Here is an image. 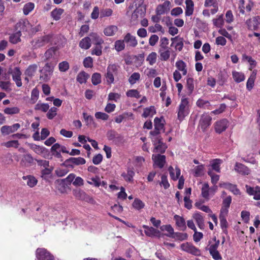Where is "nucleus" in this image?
Returning <instances> with one entry per match:
<instances>
[{
	"instance_id": "4d7b16f0",
	"label": "nucleus",
	"mask_w": 260,
	"mask_h": 260,
	"mask_svg": "<svg viewBox=\"0 0 260 260\" xmlns=\"http://www.w3.org/2000/svg\"><path fill=\"white\" fill-rule=\"evenodd\" d=\"M126 96L130 98L139 99L141 97L139 92L137 89L128 90L126 93Z\"/></svg>"
},
{
	"instance_id": "7c9ffc66",
	"label": "nucleus",
	"mask_w": 260,
	"mask_h": 260,
	"mask_svg": "<svg viewBox=\"0 0 260 260\" xmlns=\"http://www.w3.org/2000/svg\"><path fill=\"white\" fill-rule=\"evenodd\" d=\"M158 52L160 55V58L161 60L167 61L170 56V50L169 48L159 49Z\"/></svg>"
},
{
	"instance_id": "4468645a",
	"label": "nucleus",
	"mask_w": 260,
	"mask_h": 260,
	"mask_svg": "<svg viewBox=\"0 0 260 260\" xmlns=\"http://www.w3.org/2000/svg\"><path fill=\"white\" fill-rule=\"evenodd\" d=\"M143 228L145 229L144 233L147 236L150 237H159L160 232L159 230L146 225H143Z\"/></svg>"
},
{
	"instance_id": "69168bd1",
	"label": "nucleus",
	"mask_w": 260,
	"mask_h": 260,
	"mask_svg": "<svg viewBox=\"0 0 260 260\" xmlns=\"http://www.w3.org/2000/svg\"><path fill=\"white\" fill-rule=\"evenodd\" d=\"M4 112L7 114H15L19 112V109L18 107H8L4 109Z\"/></svg>"
},
{
	"instance_id": "8fccbe9b",
	"label": "nucleus",
	"mask_w": 260,
	"mask_h": 260,
	"mask_svg": "<svg viewBox=\"0 0 260 260\" xmlns=\"http://www.w3.org/2000/svg\"><path fill=\"white\" fill-rule=\"evenodd\" d=\"M35 7V4L33 3L29 2L25 4L23 8V12L25 15H27L32 11Z\"/></svg>"
},
{
	"instance_id": "393cba45",
	"label": "nucleus",
	"mask_w": 260,
	"mask_h": 260,
	"mask_svg": "<svg viewBox=\"0 0 260 260\" xmlns=\"http://www.w3.org/2000/svg\"><path fill=\"white\" fill-rule=\"evenodd\" d=\"M171 41L173 42L172 45H174L175 48L176 50L181 51L183 47V40L182 38L176 37L171 38Z\"/></svg>"
},
{
	"instance_id": "39448f33",
	"label": "nucleus",
	"mask_w": 260,
	"mask_h": 260,
	"mask_svg": "<svg viewBox=\"0 0 260 260\" xmlns=\"http://www.w3.org/2000/svg\"><path fill=\"white\" fill-rule=\"evenodd\" d=\"M180 248L182 250L195 256H200L201 254L200 250L191 243L186 242L181 244Z\"/></svg>"
},
{
	"instance_id": "72a5a7b5",
	"label": "nucleus",
	"mask_w": 260,
	"mask_h": 260,
	"mask_svg": "<svg viewBox=\"0 0 260 260\" xmlns=\"http://www.w3.org/2000/svg\"><path fill=\"white\" fill-rule=\"evenodd\" d=\"M79 46L82 49L87 50L91 46V39L89 37H86L82 39L80 43Z\"/></svg>"
},
{
	"instance_id": "4be33fe9",
	"label": "nucleus",
	"mask_w": 260,
	"mask_h": 260,
	"mask_svg": "<svg viewBox=\"0 0 260 260\" xmlns=\"http://www.w3.org/2000/svg\"><path fill=\"white\" fill-rule=\"evenodd\" d=\"M235 169L241 175H248L250 173L249 169L243 164H236Z\"/></svg>"
},
{
	"instance_id": "e2e57ef3",
	"label": "nucleus",
	"mask_w": 260,
	"mask_h": 260,
	"mask_svg": "<svg viewBox=\"0 0 260 260\" xmlns=\"http://www.w3.org/2000/svg\"><path fill=\"white\" fill-rule=\"evenodd\" d=\"M161 131L155 129L154 128V129L153 131H152L150 132V134L151 135V140L153 141H154L155 139H161V138L159 134L161 133Z\"/></svg>"
},
{
	"instance_id": "5fc2aeb1",
	"label": "nucleus",
	"mask_w": 260,
	"mask_h": 260,
	"mask_svg": "<svg viewBox=\"0 0 260 260\" xmlns=\"http://www.w3.org/2000/svg\"><path fill=\"white\" fill-rule=\"evenodd\" d=\"M172 238H174L177 240L183 241L188 238V235L187 233H182L179 232L174 233Z\"/></svg>"
},
{
	"instance_id": "774afa93",
	"label": "nucleus",
	"mask_w": 260,
	"mask_h": 260,
	"mask_svg": "<svg viewBox=\"0 0 260 260\" xmlns=\"http://www.w3.org/2000/svg\"><path fill=\"white\" fill-rule=\"evenodd\" d=\"M69 63L66 61H62L58 64L59 70L62 72L67 71L69 70Z\"/></svg>"
},
{
	"instance_id": "603ef678",
	"label": "nucleus",
	"mask_w": 260,
	"mask_h": 260,
	"mask_svg": "<svg viewBox=\"0 0 260 260\" xmlns=\"http://www.w3.org/2000/svg\"><path fill=\"white\" fill-rule=\"evenodd\" d=\"M186 88L188 90V93L190 94L193 92L194 86V80L192 78H188L186 80Z\"/></svg>"
},
{
	"instance_id": "13d9d810",
	"label": "nucleus",
	"mask_w": 260,
	"mask_h": 260,
	"mask_svg": "<svg viewBox=\"0 0 260 260\" xmlns=\"http://www.w3.org/2000/svg\"><path fill=\"white\" fill-rule=\"evenodd\" d=\"M209 186L207 183H205L202 187V196L203 198L207 199L209 197Z\"/></svg>"
},
{
	"instance_id": "20e7f679",
	"label": "nucleus",
	"mask_w": 260,
	"mask_h": 260,
	"mask_svg": "<svg viewBox=\"0 0 260 260\" xmlns=\"http://www.w3.org/2000/svg\"><path fill=\"white\" fill-rule=\"evenodd\" d=\"M213 240L215 242V243L210 245L208 248V250L214 260H221L222 256L219 252L217 250L220 241L219 240H217L215 237L213 238Z\"/></svg>"
},
{
	"instance_id": "f3484780",
	"label": "nucleus",
	"mask_w": 260,
	"mask_h": 260,
	"mask_svg": "<svg viewBox=\"0 0 260 260\" xmlns=\"http://www.w3.org/2000/svg\"><path fill=\"white\" fill-rule=\"evenodd\" d=\"M55 183L56 188L60 193H67V190L69 186L67 183H66V180L58 179L55 181Z\"/></svg>"
},
{
	"instance_id": "1a4fd4ad",
	"label": "nucleus",
	"mask_w": 260,
	"mask_h": 260,
	"mask_svg": "<svg viewBox=\"0 0 260 260\" xmlns=\"http://www.w3.org/2000/svg\"><path fill=\"white\" fill-rule=\"evenodd\" d=\"M219 186L226 189L232 192L235 195H240L241 192L238 188L237 185L233 184L229 182H220Z\"/></svg>"
},
{
	"instance_id": "cd10ccee",
	"label": "nucleus",
	"mask_w": 260,
	"mask_h": 260,
	"mask_svg": "<svg viewBox=\"0 0 260 260\" xmlns=\"http://www.w3.org/2000/svg\"><path fill=\"white\" fill-rule=\"evenodd\" d=\"M91 41H92L95 45H101L104 43L102 38L96 32H91L90 34Z\"/></svg>"
},
{
	"instance_id": "79ce46f5",
	"label": "nucleus",
	"mask_w": 260,
	"mask_h": 260,
	"mask_svg": "<svg viewBox=\"0 0 260 260\" xmlns=\"http://www.w3.org/2000/svg\"><path fill=\"white\" fill-rule=\"evenodd\" d=\"M144 16L145 12L143 10L142 8H138L133 13L132 15V19L135 20L139 17L142 18Z\"/></svg>"
},
{
	"instance_id": "0eeeda50",
	"label": "nucleus",
	"mask_w": 260,
	"mask_h": 260,
	"mask_svg": "<svg viewBox=\"0 0 260 260\" xmlns=\"http://www.w3.org/2000/svg\"><path fill=\"white\" fill-rule=\"evenodd\" d=\"M246 24L249 29L256 30L260 28V17L258 16L248 19Z\"/></svg>"
},
{
	"instance_id": "09e8293b",
	"label": "nucleus",
	"mask_w": 260,
	"mask_h": 260,
	"mask_svg": "<svg viewBox=\"0 0 260 260\" xmlns=\"http://www.w3.org/2000/svg\"><path fill=\"white\" fill-rule=\"evenodd\" d=\"M89 77L88 75L84 72H81L78 74L77 77V81L80 84L84 83L86 82Z\"/></svg>"
},
{
	"instance_id": "680f3d73",
	"label": "nucleus",
	"mask_w": 260,
	"mask_h": 260,
	"mask_svg": "<svg viewBox=\"0 0 260 260\" xmlns=\"http://www.w3.org/2000/svg\"><path fill=\"white\" fill-rule=\"evenodd\" d=\"M140 78V75L139 73L135 72L132 74L128 79V81L131 84H134Z\"/></svg>"
},
{
	"instance_id": "5701e85b",
	"label": "nucleus",
	"mask_w": 260,
	"mask_h": 260,
	"mask_svg": "<svg viewBox=\"0 0 260 260\" xmlns=\"http://www.w3.org/2000/svg\"><path fill=\"white\" fill-rule=\"evenodd\" d=\"M226 215H225L224 213H220L219 216V220H220V227H221L223 232L226 234L228 233L227 228L228 226V223L226 219Z\"/></svg>"
},
{
	"instance_id": "ea45409f",
	"label": "nucleus",
	"mask_w": 260,
	"mask_h": 260,
	"mask_svg": "<svg viewBox=\"0 0 260 260\" xmlns=\"http://www.w3.org/2000/svg\"><path fill=\"white\" fill-rule=\"evenodd\" d=\"M37 69L38 66L36 64H31L25 70V74L27 76L32 77L34 76Z\"/></svg>"
},
{
	"instance_id": "58836bf2",
	"label": "nucleus",
	"mask_w": 260,
	"mask_h": 260,
	"mask_svg": "<svg viewBox=\"0 0 260 260\" xmlns=\"http://www.w3.org/2000/svg\"><path fill=\"white\" fill-rule=\"evenodd\" d=\"M232 76L234 80L237 83H240L245 79V76L243 73L237 71L232 72Z\"/></svg>"
},
{
	"instance_id": "9d476101",
	"label": "nucleus",
	"mask_w": 260,
	"mask_h": 260,
	"mask_svg": "<svg viewBox=\"0 0 260 260\" xmlns=\"http://www.w3.org/2000/svg\"><path fill=\"white\" fill-rule=\"evenodd\" d=\"M45 168L41 172V177L47 181H49L52 178V172L53 169V167H49V164H43Z\"/></svg>"
},
{
	"instance_id": "f704fd0d",
	"label": "nucleus",
	"mask_w": 260,
	"mask_h": 260,
	"mask_svg": "<svg viewBox=\"0 0 260 260\" xmlns=\"http://www.w3.org/2000/svg\"><path fill=\"white\" fill-rule=\"evenodd\" d=\"M64 10L61 8H55L51 13V16L54 20H58L61 18Z\"/></svg>"
},
{
	"instance_id": "f03ea898",
	"label": "nucleus",
	"mask_w": 260,
	"mask_h": 260,
	"mask_svg": "<svg viewBox=\"0 0 260 260\" xmlns=\"http://www.w3.org/2000/svg\"><path fill=\"white\" fill-rule=\"evenodd\" d=\"M120 67L116 64H110L107 68V73L105 74L106 81L108 84L114 83V76L118 74Z\"/></svg>"
},
{
	"instance_id": "de8ad7c7",
	"label": "nucleus",
	"mask_w": 260,
	"mask_h": 260,
	"mask_svg": "<svg viewBox=\"0 0 260 260\" xmlns=\"http://www.w3.org/2000/svg\"><path fill=\"white\" fill-rule=\"evenodd\" d=\"M214 26L217 27L221 28L224 25V21L223 19V15H220L215 19L212 20Z\"/></svg>"
},
{
	"instance_id": "a878e982",
	"label": "nucleus",
	"mask_w": 260,
	"mask_h": 260,
	"mask_svg": "<svg viewBox=\"0 0 260 260\" xmlns=\"http://www.w3.org/2000/svg\"><path fill=\"white\" fill-rule=\"evenodd\" d=\"M256 70L253 71L247 81L246 88L249 91L251 90L253 87L254 81L256 78Z\"/></svg>"
},
{
	"instance_id": "2f4dec72",
	"label": "nucleus",
	"mask_w": 260,
	"mask_h": 260,
	"mask_svg": "<svg viewBox=\"0 0 260 260\" xmlns=\"http://www.w3.org/2000/svg\"><path fill=\"white\" fill-rule=\"evenodd\" d=\"M175 66L179 72L181 71L182 72L183 75L184 76L187 74L186 64L183 60H180L177 61L175 63Z\"/></svg>"
},
{
	"instance_id": "473e14b6",
	"label": "nucleus",
	"mask_w": 260,
	"mask_h": 260,
	"mask_svg": "<svg viewBox=\"0 0 260 260\" xmlns=\"http://www.w3.org/2000/svg\"><path fill=\"white\" fill-rule=\"evenodd\" d=\"M22 178L24 180H27V185L30 187H34L38 182L37 179L35 177L31 175L24 176Z\"/></svg>"
},
{
	"instance_id": "c03bdc74",
	"label": "nucleus",
	"mask_w": 260,
	"mask_h": 260,
	"mask_svg": "<svg viewBox=\"0 0 260 260\" xmlns=\"http://www.w3.org/2000/svg\"><path fill=\"white\" fill-rule=\"evenodd\" d=\"M196 104L200 108L210 109V103L208 101L200 99L197 101Z\"/></svg>"
},
{
	"instance_id": "052dcab7",
	"label": "nucleus",
	"mask_w": 260,
	"mask_h": 260,
	"mask_svg": "<svg viewBox=\"0 0 260 260\" xmlns=\"http://www.w3.org/2000/svg\"><path fill=\"white\" fill-rule=\"evenodd\" d=\"M152 159L154 162H166V156L160 154H153Z\"/></svg>"
},
{
	"instance_id": "b1692460",
	"label": "nucleus",
	"mask_w": 260,
	"mask_h": 260,
	"mask_svg": "<svg viewBox=\"0 0 260 260\" xmlns=\"http://www.w3.org/2000/svg\"><path fill=\"white\" fill-rule=\"evenodd\" d=\"M185 4V15L186 16H191L192 15L194 11V3L192 0H186Z\"/></svg>"
},
{
	"instance_id": "9b49d317",
	"label": "nucleus",
	"mask_w": 260,
	"mask_h": 260,
	"mask_svg": "<svg viewBox=\"0 0 260 260\" xmlns=\"http://www.w3.org/2000/svg\"><path fill=\"white\" fill-rule=\"evenodd\" d=\"M228 121L225 119L216 121L214 125L215 132L220 134L224 131L228 126Z\"/></svg>"
},
{
	"instance_id": "bf43d9fd",
	"label": "nucleus",
	"mask_w": 260,
	"mask_h": 260,
	"mask_svg": "<svg viewBox=\"0 0 260 260\" xmlns=\"http://www.w3.org/2000/svg\"><path fill=\"white\" fill-rule=\"evenodd\" d=\"M91 81L93 85H96L101 82V75L100 73H95L91 77Z\"/></svg>"
},
{
	"instance_id": "49530a36",
	"label": "nucleus",
	"mask_w": 260,
	"mask_h": 260,
	"mask_svg": "<svg viewBox=\"0 0 260 260\" xmlns=\"http://www.w3.org/2000/svg\"><path fill=\"white\" fill-rule=\"evenodd\" d=\"M61 167L57 168L55 170L56 174L59 177H62L66 175L69 172L68 169L67 168V166H64L65 164H62Z\"/></svg>"
},
{
	"instance_id": "0e129e2a",
	"label": "nucleus",
	"mask_w": 260,
	"mask_h": 260,
	"mask_svg": "<svg viewBox=\"0 0 260 260\" xmlns=\"http://www.w3.org/2000/svg\"><path fill=\"white\" fill-rule=\"evenodd\" d=\"M208 174L211 177V182L214 185H215L217 183L219 179V176L218 175L214 174L212 170L209 169L208 171Z\"/></svg>"
},
{
	"instance_id": "c85d7f7f",
	"label": "nucleus",
	"mask_w": 260,
	"mask_h": 260,
	"mask_svg": "<svg viewBox=\"0 0 260 260\" xmlns=\"http://www.w3.org/2000/svg\"><path fill=\"white\" fill-rule=\"evenodd\" d=\"M135 174V173L133 169L128 168L127 171V173H123L121 174V176L126 181L132 182L133 180V177Z\"/></svg>"
},
{
	"instance_id": "f257e3e1",
	"label": "nucleus",
	"mask_w": 260,
	"mask_h": 260,
	"mask_svg": "<svg viewBox=\"0 0 260 260\" xmlns=\"http://www.w3.org/2000/svg\"><path fill=\"white\" fill-rule=\"evenodd\" d=\"M190 112V105L188 98L182 97L177 109V118L182 121Z\"/></svg>"
},
{
	"instance_id": "864d4df0",
	"label": "nucleus",
	"mask_w": 260,
	"mask_h": 260,
	"mask_svg": "<svg viewBox=\"0 0 260 260\" xmlns=\"http://www.w3.org/2000/svg\"><path fill=\"white\" fill-rule=\"evenodd\" d=\"M157 54L155 52L150 53L146 58V61H148L150 65H153L156 61Z\"/></svg>"
},
{
	"instance_id": "c9c22d12",
	"label": "nucleus",
	"mask_w": 260,
	"mask_h": 260,
	"mask_svg": "<svg viewBox=\"0 0 260 260\" xmlns=\"http://www.w3.org/2000/svg\"><path fill=\"white\" fill-rule=\"evenodd\" d=\"M118 28L115 25H110L106 27L104 30V34L107 36H112L117 31Z\"/></svg>"
},
{
	"instance_id": "423d86ee",
	"label": "nucleus",
	"mask_w": 260,
	"mask_h": 260,
	"mask_svg": "<svg viewBox=\"0 0 260 260\" xmlns=\"http://www.w3.org/2000/svg\"><path fill=\"white\" fill-rule=\"evenodd\" d=\"M212 118L208 114L202 115L199 121V127L203 132H205L211 124Z\"/></svg>"
},
{
	"instance_id": "37998d69",
	"label": "nucleus",
	"mask_w": 260,
	"mask_h": 260,
	"mask_svg": "<svg viewBox=\"0 0 260 260\" xmlns=\"http://www.w3.org/2000/svg\"><path fill=\"white\" fill-rule=\"evenodd\" d=\"M132 206L135 209L140 210L144 208L145 203L140 199L135 198L132 204Z\"/></svg>"
},
{
	"instance_id": "a211bd4d",
	"label": "nucleus",
	"mask_w": 260,
	"mask_h": 260,
	"mask_svg": "<svg viewBox=\"0 0 260 260\" xmlns=\"http://www.w3.org/2000/svg\"><path fill=\"white\" fill-rule=\"evenodd\" d=\"M199 228L203 230L204 229V219L202 214L199 212H195L192 215Z\"/></svg>"
},
{
	"instance_id": "6e6552de",
	"label": "nucleus",
	"mask_w": 260,
	"mask_h": 260,
	"mask_svg": "<svg viewBox=\"0 0 260 260\" xmlns=\"http://www.w3.org/2000/svg\"><path fill=\"white\" fill-rule=\"evenodd\" d=\"M171 7V4L170 1H166L162 4L158 5L155 10L156 14L157 15H161L169 12Z\"/></svg>"
},
{
	"instance_id": "6e6d98bb",
	"label": "nucleus",
	"mask_w": 260,
	"mask_h": 260,
	"mask_svg": "<svg viewBox=\"0 0 260 260\" xmlns=\"http://www.w3.org/2000/svg\"><path fill=\"white\" fill-rule=\"evenodd\" d=\"M123 40H117L115 42V49L118 52L121 51L124 49L125 44Z\"/></svg>"
},
{
	"instance_id": "ddd939ff",
	"label": "nucleus",
	"mask_w": 260,
	"mask_h": 260,
	"mask_svg": "<svg viewBox=\"0 0 260 260\" xmlns=\"http://www.w3.org/2000/svg\"><path fill=\"white\" fill-rule=\"evenodd\" d=\"M12 78L15 81L17 86L21 87L22 86L21 75V72L18 67H15L13 71L11 72Z\"/></svg>"
},
{
	"instance_id": "3c124183",
	"label": "nucleus",
	"mask_w": 260,
	"mask_h": 260,
	"mask_svg": "<svg viewBox=\"0 0 260 260\" xmlns=\"http://www.w3.org/2000/svg\"><path fill=\"white\" fill-rule=\"evenodd\" d=\"M243 59L247 60L250 64L249 70H251L253 68L256 66V62L251 56H248L246 54H243L242 56Z\"/></svg>"
},
{
	"instance_id": "2eb2a0df",
	"label": "nucleus",
	"mask_w": 260,
	"mask_h": 260,
	"mask_svg": "<svg viewBox=\"0 0 260 260\" xmlns=\"http://www.w3.org/2000/svg\"><path fill=\"white\" fill-rule=\"evenodd\" d=\"M153 145H154V152H160L162 153L165 152L167 146L162 142V139H155L154 141H153Z\"/></svg>"
},
{
	"instance_id": "a19ab883",
	"label": "nucleus",
	"mask_w": 260,
	"mask_h": 260,
	"mask_svg": "<svg viewBox=\"0 0 260 260\" xmlns=\"http://www.w3.org/2000/svg\"><path fill=\"white\" fill-rule=\"evenodd\" d=\"M160 229L162 231H166L168 232V234H165L167 237H172L174 234V229L171 224L163 225Z\"/></svg>"
},
{
	"instance_id": "c756f323",
	"label": "nucleus",
	"mask_w": 260,
	"mask_h": 260,
	"mask_svg": "<svg viewBox=\"0 0 260 260\" xmlns=\"http://www.w3.org/2000/svg\"><path fill=\"white\" fill-rule=\"evenodd\" d=\"M18 27L22 31H27L31 28V25L29 23V21L27 20H22L17 23Z\"/></svg>"
},
{
	"instance_id": "bb28decb",
	"label": "nucleus",
	"mask_w": 260,
	"mask_h": 260,
	"mask_svg": "<svg viewBox=\"0 0 260 260\" xmlns=\"http://www.w3.org/2000/svg\"><path fill=\"white\" fill-rule=\"evenodd\" d=\"M154 128L162 132H165L164 123L165 120L162 118H155L154 120Z\"/></svg>"
},
{
	"instance_id": "7ed1b4c3",
	"label": "nucleus",
	"mask_w": 260,
	"mask_h": 260,
	"mask_svg": "<svg viewBox=\"0 0 260 260\" xmlns=\"http://www.w3.org/2000/svg\"><path fill=\"white\" fill-rule=\"evenodd\" d=\"M36 260H55L54 256L45 248H38L36 251Z\"/></svg>"
},
{
	"instance_id": "338daca9",
	"label": "nucleus",
	"mask_w": 260,
	"mask_h": 260,
	"mask_svg": "<svg viewBox=\"0 0 260 260\" xmlns=\"http://www.w3.org/2000/svg\"><path fill=\"white\" fill-rule=\"evenodd\" d=\"M204 174V165H201L197 166L194 169V176L196 177L201 176Z\"/></svg>"
},
{
	"instance_id": "f8f14e48",
	"label": "nucleus",
	"mask_w": 260,
	"mask_h": 260,
	"mask_svg": "<svg viewBox=\"0 0 260 260\" xmlns=\"http://www.w3.org/2000/svg\"><path fill=\"white\" fill-rule=\"evenodd\" d=\"M20 126L19 123H15L12 126L4 125L1 127V131L3 135H8L16 131Z\"/></svg>"
},
{
	"instance_id": "e433bc0d",
	"label": "nucleus",
	"mask_w": 260,
	"mask_h": 260,
	"mask_svg": "<svg viewBox=\"0 0 260 260\" xmlns=\"http://www.w3.org/2000/svg\"><path fill=\"white\" fill-rule=\"evenodd\" d=\"M21 32L20 31H18L15 33L12 34L10 35L9 40L12 44H17L21 41L20 37Z\"/></svg>"
},
{
	"instance_id": "a18cd8bd",
	"label": "nucleus",
	"mask_w": 260,
	"mask_h": 260,
	"mask_svg": "<svg viewBox=\"0 0 260 260\" xmlns=\"http://www.w3.org/2000/svg\"><path fill=\"white\" fill-rule=\"evenodd\" d=\"M49 109V105L48 104L42 103L39 102L36 105L35 109L40 110L44 112H47Z\"/></svg>"
},
{
	"instance_id": "dca6fc26",
	"label": "nucleus",
	"mask_w": 260,
	"mask_h": 260,
	"mask_svg": "<svg viewBox=\"0 0 260 260\" xmlns=\"http://www.w3.org/2000/svg\"><path fill=\"white\" fill-rule=\"evenodd\" d=\"M48 42V38L47 37H42L38 38H36L33 40L31 43L32 47L34 49H37L38 48L44 46L46 43Z\"/></svg>"
},
{
	"instance_id": "aec40b11",
	"label": "nucleus",
	"mask_w": 260,
	"mask_h": 260,
	"mask_svg": "<svg viewBox=\"0 0 260 260\" xmlns=\"http://www.w3.org/2000/svg\"><path fill=\"white\" fill-rule=\"evenodd\" d=\"M232 203V197L230 196H228L223 199L222 201V206L220 210V213H224L227 215L228 213V209Z\"/></svg>"
},
{
	"instance_id": "412c9836",
	"label": "nucleus",
	"mask_w": 260,
	"mask_h": 260,
	"mask_svg": "<svg viewBox=\"0 0 260 260\" xmlns=\"http://www.w3.org/2000/svg\"><path fill=\"white\" fill-rule=\"evenodd\" d=\"M174 219L175 220L176 225L180 228V230L185 231L186 229L185 220L183 217L175 215Z\"/></svg>"
},
{
	"instance_id": "6ab92c4d",
	"label": "nucleus",
	"mask_w": 260,
	"mask_h": 260,
	"mask_svg": "<svg viewBox=\"0 0 260 260\" xmlns=\"http://www.w3.org/2000/svg\"><path fill=\"white\" fill-rule=\"evenodd\" d=\"M123 40L128 46L135 47L138 44L137 40L135 36L132 35L130 33H127L124 36Z\"/></svg>"
},
{
	"instance_id": "4c0bfd02",
	"label": "nucleus",
	"mask_w": 260,
	"mask_h": 260,
	"mask_svg": "<svg viewBox=\"0 0 260 260\" xmlns=\"http://www.w3.org/2000/svg\"><path fill=\"white\" fill-rule=\"evenodd\" d=\"M156 113V111L154 106H150L144 110L142 116L146 118L148 117H152Z\"/></svg>"
}]
</instances>
